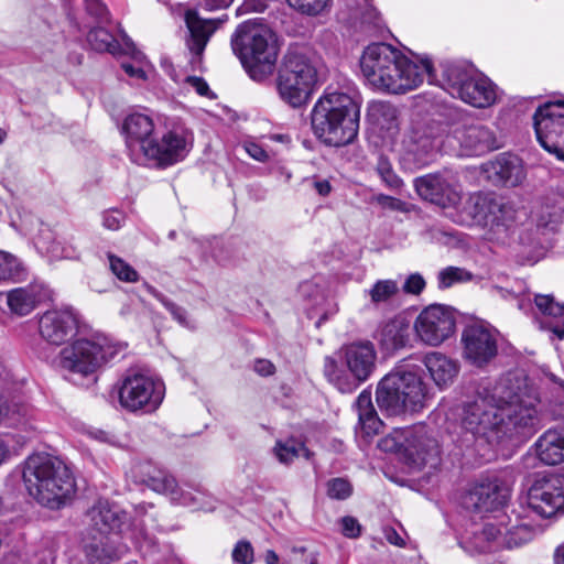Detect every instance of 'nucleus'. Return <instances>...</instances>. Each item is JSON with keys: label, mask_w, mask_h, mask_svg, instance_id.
Masks as SVG:
<instances>
[{"label": "nucleus", "mask_w": 564, "mask_h": 564, "mask_svg": "<svg viewBox=\"0 0 564 564\" xmlns=\"http://www.w3.org/2000/svg\"><path fill=\"white\" fill-rule=\"evenodd\" d=\"M36 303L37 294L32 286L18 288L7 294V304L10 311L20 316L30 314Z\"/></svg>", "instance_id": "obj_38"}, {"label": "nucleus", "mask_w": 564, "mask_h": 564, "mask_svg": "<svg viewBox=\"0 0 564 564\" xmlns=\"http://www.w3.org/2000/svg\"><path fill=\"white\" fill-rule=\"evenodd\" d=\"M235 564H251L254 560V552L251 543L246 540L238 541L231 552Z\"/></svg>", "instance_id": "obj_50"}, {"label": "nucleus", "mask_w": 564, "mask_h": 564, "mask_svg": "<svg viewBox=\"0 0 564 564\" xmlns=\"http://www.w3.org/2000/svg\"><path fill=\"white\" fill-rule=\"evenodd\" d=\"M289 6L296 11L307 14L317 15L326 10L332 0H286Z\"/></svg>", "instance_id": "obj_49"}, {"label": "nucleus", "mask_w": 564, "mask_h": 564, "mask_svg": "<svg viewBox=\"0 0 564 564\" xmlns=\"http://www.w3.org/2000/svg\"><path fill=\"white\" fill-rule=\"evenodd\" d=\"M563 199L545 200L536 210L535 226L543 235L556 231L563 220Z\"/></svg>", "instance_id": "obj_36"}, {"label": "nucleus", "mask_w": 564, "mask_h": 564, "mask_svg": "<svg viewBox=\"0 0 564 564\" xmlns=\"http://www.w3.org/2000/svg\"><path fill=\"white\" fill-rule=\"evenodd\" d=\"M536 455L545 465L564 462V433L549 430L535 443Z\"/></svg>", "instance_id": "obj_33"}, {"label": "nucleus", "mask_w": 564, "mask_h": 564, "mask_svg": "<svg viewBox=\"0 0 564 564\" xmlns=\"http://www.w3.org/2000/svg\"><path fill=\"white\" fill-rule=\"evenodd\" d=\"M185 21L189 31L187 46L192 54L191 63L194 67H198L202 63L206 44L217 30L220 20L203 19L196 12L188 11Z\"/></svg>", "instance_id": "obj_26"}, {"label": "nucleus", "mask_w": 564, "mask_h": 564, "mask_svg": "<svg viewBox=\"0 0 564 564\" xmlns=\"http://www.w3.org/2000/svg\"><path fill=\"white\" fill-rule=\"evenodd\" d=\"M147 291L152 294L155 299H158L173 315V317L180 323H185V311L178 307L176 304L169 301L163 294H161L155 288L145 284Z\"/></svg>", "instance_id": "obj_55"}, {"label": "nucleus", "mask_w": 564, "mask_h": 564, "mask_svg": "<svg viewBox=\"0 0 564 564\" xmlns=\"http://www.w3.org/2000/svg\"><path fill=\"white\" fill-rule=\"evenodd\" d=\"M376 170L382 182L389 188L398 189L402 186L403 182L393 171L392 164L388 158L380 155L378 158Z\"/></svg>", "instance_id": "obj_48"}, {"label": "nucleus", "mask_w": 564, "mask_h": 564, "mask_svg": "<svg viewBox=\"0 0 564 564\" xmlns=\"http://www.w3.org/2000/svg\"><path fill=\"white\" fill-rule=\"evenodd\" d=\"M231 47L253 80L262 82L273 73L278 44L267 24L256 20L241 23L231 37Z\"/></svg>", "instance_id": "obj_4"}, {"label": "nucleus", "mask_w": 564, "mask_h": 564, "mask_svg": "<svg viewBox=\"0 0 564 564\" xmlns=\"http://www.w3.org/2000/svg\"><path fill=\"white\" fill-rule=\"evenodd\" d=\"M442 87L477 108L491 106L497 98L496 86L488 77L458 64L443 65Z\"/></svg>", "instance_id": "obj_10"}, {"label": "nucleus", "mask_w": 564, "mask_h": 564, "mask_svg": "<svg viewBox=\"0 0 564 564\" xmlns=\"http://www.w3.org/2000/svg\"><path fill=\"white\" fill-rule=\"evenodd\" d=\"M399 292V285L394 280H378L368 291L371 303H386Z\"/></svg>", "instance_id": "obj_44"}, {"label": "nucleus", "mask_w": 564, "mask_h": 564, "mask_svg": "<svg viewBox=\"0 0 564 564\" xmlns=\"http://www.w3.org/2000/svg\"><path fill=\"white\" fill-rule=\"evenodd\" d=\"M77 324V315L72 308L53 310L40 318L39 332L46 343L58 346L75 335Z\"/></svg>", "instance_id": "obj_22"}, {"label": "nucleus", "mask_w": 564, "mask_h": 564, "mask_svg": "<svg viewBox=\"0 0 564 564\" xmlns=\"http://www.w3.org/2000/svg\"><path fill=\"white\" fill-rule=\"evenodd\" d=\"M341 532L345 536L354 539L360 534V524L352 517H344L341 519Z\"/></svg>", "instance_id": "obj_58"}, {"label": "nucleus", "mask_w": 564, "mask_h": 564, "mask_svg": "<svg viewBox=\"0 0 564 564\" xmlns=\"http://www.w3.org/2000/svg\"><path fill=\"white\" fill-rule=\"evenodd\" d=\"M400 448L406 463L413 469H436L441 463L438 441L424 425H415L405 430Z\"/></svg>", "instance_id": "obj_16"}, {"label": "nucleus", "mask_w": 564, "mask_h": 564, "mask_svg": "<svg viewBox=\"0 0 564 564\" xmlns=\"http://www.w3.org/2000/svg\"><path fill=\"white\" fill-rule=\"evenodd\" d=\"M231 2L232 0H200V6L208 11H214L227 8Z\"/></svg>", "instance_id": "obj_63"}, {"label": "nucleus", "mask_w": 564, "mask_h": 564, "mask_svg": "<svg viewBox=\"0 0 564 564\" xmlns=\"http://www.w3.org/2000/svg\"><path fill=\"white\" fill-rule=\"evenodd\" d=\"M372 202L378 204L381 208L392 212L406 214L411 210V206L408 203L384 194L376 195L372 197Z\"/></svg>", "instance_id": "obj_52"}, {"label": "nucleus", "mask_w": 564, "mask_h": 564, "mask_svg": "<svg viewBox=\"0 0 564 564\" xmlns=\"http://www.w3.org/2000/svg\"><path fill=\"white\" fill-rule=\"evenodd\" d=\"M433 80V67L429 59L414 62L399 51L390 62L378 90L390 94H405L416 89L425 79Z\"/></svg>", "instance_id": "obj_13"}, {"label": "nucleus", "mask_w": 564, "mask_h": 564, "mask_svg": "<svg viewBox=\"0 0 564 564\" xmlns=\"http://www.w3.org/2000/svg\"><path fill=\"white\" fill-rule=\"evenodd\" d=\"M395 108L386 102H375L370 106L369 116L378 124L390 129L397 118Z\"/></svg>", "instance_id": "obj_46"}, {"label": "nucleus", "mask_w": 564, "mask_h": 564, "mask_svg": "<svg viewBox=\"0 0 564 564\" xmlns=\"http://www.w3.org/2000/svg\"><path fill=\"white\" fill-rule=\"evenodd\" d=\"M425 288V280L420 273L410 274L403 284L406 294L419 295Z\"/></svg>", "instance_id": "obj_56"}, {"label": "nucleus", "mask_w": 564, "mask_h": 564, "mask_svg": "<svg viewBox=\"0 0 564 564\" xmlns=\"http://www.w3.org/2000/svg\"><path fill=\"white\" fill-rule=\"evenodd\" d=\"M153 120L147 115L132 113L124 119L122 132L128 153L134 163L148 164V155L158 153L153 150Z\"/></svg>", "instance_id": "obj_20"}, {"label": "nucleus", "mask_w": 564, "mask_h": 564, "mask_svg": "<svg viewBox=\"0 0 564 564\" xmlns=\"http://www.w3.org/2000/svg\"><path fill=\"white\" fill-rule=\"evenodd\" d=\"M109 268L111 272L121 281L133 283L139 280V273L123 259L109 253Z\"/></svg>", "instance_id": "obj_47"}, {"label": "nucleus", "mask_w": 564, "mask_h": 564, "mask_svg": "<svg viewBox=\"0 0 564 564\" xmlns=\"http://www.w3.org/2000/svg\"><path fill=\"white\" fill-rule=\"evenodd\" d=\"M452 139L457 141L462 155H480L499 148L495 133L484 124L469 123L456 127ZM451 140V137H448Z\"/></svg>", "instance_id": "obj_24"}, {"label": "nucleus", "mask_w": 564, "mask_h": 564, "mask_svg": "<svg viewBox=\"0 0 564 564\" xmlns=\"http://www.w3.org/2000/svg\"><path fill=\"white\" fill-rule=\"evenodd\" d=\"M359 120L358 104L349 95L337 91L322 96L311 112L313 133L330 147L351 143L358 134Z\"/></svg>", "instance_id": "obj_3"}, {"label": "nucleus", "mask_w": 564, "mask_h": 564, "mask_svg": "<svg viewBox=\"0 0 564 564\" xmlns=\"http://www.w3.org/2000/svg\"><path fill=\"white\" fill-rule=\"evenodd\" d=\"M253 369L260 376H271L274 373V365L267 359H258L253 365Z\"/></svg>", "instance_id": "obj_62"}, {"label": "nucleus", "mask_w": 564, "mask_h": 564, "mask_svg": "<svg viewBox=\"0 0 564 564\" xmlns=\"http://www.w3.org/2000/svg\"><path fill=\"white\" fill-rule=\"evenodd\" d=\"M143 482L149 488L160 494L171 495L174 494V489L176 488V481L174 477L160 469H153L152 471L149 470L147 478L143 479Z\"/></svg>", "instance_id": "obj_43"}, {"label": "nucleus", "mask_w": 564, "mask_h": 564, "mask_svg": "<svg viewBox=\"0 0 564 564\" xmlns=\"http://www.w3.org/2000/svg\"><path fill=\"white\" fill-rule=\"evenodd\" d=\"M490 214H488V228L494 232H506L517 219L516 208L503 202L492 197Z\"/></svg>", "instance_id": "obj_37"}, {"label": "nucleus", "mask_w": 564, "mask_h": 564, "mask_svg": "<svg viewBox=\"0 0 564 564\" xmlns=\"http://www.w3.org/2000/svg\"><path fill=\"white\" fill-rule=\"evenodd\" d=\"M87 10L90 14H94L101 21H106L108 19V10L99 0H87Z\"/></svg>", "instance_id": "obj_59"}, {"label": "nucleus", "mask_w": 564, "mask_h": 564, "mask_svg": "<svg viewBox=\"0 0 564 564\" xmlns=\"http://www.w3.org/2000/svg\"><path fill=\"white\" fill-rule=\"evenodd\" d=\"M489 171L499 182L508 186H517L525 178L521 159L509 153L498 155L490 163Z\"/></svg>", "instance_id": "obj_32"}, {"label": "nucleus", "mask_w": 564, "mask_h": 564, "mask_svg": "<svg viewBox=\"0 0 564 564\" xmlns=\"http://www.w3.org/2000/svg\"><path fill=\"white\" fill-rule=\"evenodd\" d=\"M122 68L123 70L130 76V77H134V78H139V79H144L145 78V73L144 70L139 67V66H134L130 63H122Z\"/></svg>", "instance_id": "obj_64"}, {"label": "nucleus", "mask_w": 564, "mask_h": 564, "mask_svg": "<svg viewBox=\"0 0 564 564\" xmlns=\"http://www.w3.org/2000/svg\"><path fill=\"white\" fill-rule=\"evenodd\" d=\"M510 498L507 487L497 481H488L475 485L463 497L465 509L475 512H491L505 506Z\"/></svg>", "instance_id": "obj_23"}, {"label": "nucleus", "mask_w": 564, "mask_h": 564, "mask_svg": "<svg viewBox=\"0 0 564 564\" xmlns=\"http://www.w3.org/2000/svg\"><path fill=\"white\" fill-rule=\"evenodd\" d=\"M473 279V274L458 267H447L438 272V288L447 289L456 283L468 282Z\"/></svg>", "instance_id": "obj_45"}, {"label": "nucleus", "mask_w": 564, "mask_h": 564, "mask_svg": "<svg viewBox=\"0 0 564 564\" xmlns=\"http://www.w3.org/2000/svg\"><path fill=\"white\" fill-rule=\"evenodd\" d=\"M355 404L358 413L360 432L367 437L378 434L382 426V422L372 404L371 392L369 390L361 391Z\"/></svg>", "instance_id": "obj_34"}, {"label": "nucleus", "mask_w": 564, "mask_h": 564, "mask_svg": "<svg viewBox=\"0 0 564 564\" xmlns=\"http://www.w3.org/2000/svg\"><path fill=\"white\" fill-rule=\"evenodd\" d=\"M491 398L499 408L500 438L529 437L539 429V399L523 379L508 373L492 386Z\"/></svg>", "instance_id": "obj_1"}, {"label": "nucleus", "mask_w": 564, "mask_h": 564, "mask_svg": "<svg viewBox=\"0 0 564 564\" xmlns=\"http://www.w3.org/2000/svg\"><path fill=\"white\" fill-rule=\"evenodd\" d=\"M123 215L119 210L106 212L102 216V224L110 230H118L123 223Z\"/></svg>", "instance_id": "obj_57"}, {"label": "nucleus", "mask_w": 564, "mask_h": 564, "mask_svg": "<svg viewBox=\"0 0 564 564\" xmlns=\"http://www.w3.org/2000/svg\"><path fill=\"white\" fill-rule=\"evenodd\" d=\"M456 318L452 308L441 304L425 307L415 318L413 329L426 346L437 347L455 332Z\"/></svg>", "instance_id": "obj_17"}, {"label": "nucleus", "mask_w": 564, "mask_h": 564, "mask_svg": "<svg viewBox=\"0 0 564 564\" xmlns=\"http://www.w3.org/2000/svg\"><path fill=\"white\" fill-rule=\"evenodd\" d=\"M460 343L465 360L477 367L489 364L498 354V333L482 322L466 325Z\"/></svg>", "instance_id": "obj_18"}, {"label": "nucleus", "mask_w": 564, "mask_h": 564, "mask_svg": "<svg viewBox=\"0 0 564 564\" xmlns=\"http://www.w3.org/2000/svg\"><path fill=\"white\" fill-rule=\"evenodd\" d=\"M20 262L11 253L0 251V280L12 279L19 272Z\"/></svg>", "instance_id": "obj_53"}, {"label": "nucleus", "mask_w": 564, "mask_h": 564, "mask_svg": "<svg viewBox=\"0 0 564 564\" xmlns=\"http://www.w3.org/2000/svg\"><path fill=\"white\" fill-rule=\"evenodd\" d=\"M410 334V321L403 315H397L382 326L379 341L387 351H395L409 344Z\"/></svg>", "instance_id": "obj_30"}, {"label": "nucleus", "mask_w": 564, "mask_h": 564, "mask_svg": "<svg viewBox=\"0 0 564 564\" xmlns=\"http://www.w3.org/2000/svg\"><path fill=\"white\" fill-rule=\"evenodd\" d=\"M124 513L106 500H98L86 513V522L100 534V540L86 546L90 560H113L127 552V546L111 549L108 544L116 543L118 533L123 525Z\"/></svg>", "instance_id": "obj_9"}, {"label": "nucleus", "mask_w": 564, "mask_h": 564, "mask_svg": "<svg viewBox=\"0 0 564 564\" xmlns=\"http://www.w3.org/2000/svg\"><path fill=\"white\" fill-rule=\"evenodd\" d=\"M491 395L492 387L464 406L462 427L474 436L500 440L499 408Z\"/></svg>", "instance_id": "obj_14"}, {"label": "nucleus", "mask_w": 564, "mask_h": 564, "mask_svg": "<svg viewBox=\"0 0 564 564\" xmlns=\"http://www.w3.org/2000/svg\"><path fill=\"white\" fill-rule=\"evenodd\" d=\"M528 507L542 518L564 512V475L538 478L529 489Z\"/></svg>", "instance_id": "obj_19"}, {"label": "nucleus", "mask_w": 564, "mask_h": 564, "mask_svg": "<svg viewBox=\"0 0 564 564\" xmlns=\"http://www.w3.org/2000/svg\"><path fill=\"white\" fill-rule=\"evenodd\" d=\"M352 492V487L344 478H334L327 482V495L332 499L344 500Z\"/></svg>", "instance_id": "obj_51"}, {"label": "nucleus", "mask_w": 564, "mask_h": 564, "mask_svg": "<svg viewBox=\"0 0 564 564\" xmlns=\"http://www.w3.org/2000/svg\"><path fill=\"white\" fill-rule=\"evenodd\" d=\"M170 496L172 500L193 509L210 511L215 508L213 498L200 489L178 490L176 487Z\"/></svg>", "instance_id": "obj_39"}, {"label": "nucleus", "mask_w": 564, "mask_h": 564, "mask_svg": "<svg viewBox=\"0 0 564 564\" xmlns=\"http://www.w3.org/2000/svg\"><path fill=\"white\" fill-rule=\"evenodd\" d=\"M423 364L431 379L440 389L449 387L459 371L458 362L440 351L427 352L423 357Z\"/></svg>", "instance_id": "obj_28"}, {"label": "nucleus", "mask_w": 564, "mask_h": 564, "mask_svg": "<svg viewBox=\"0 0 564 564\" xmlns=\"http://www.w3.org/2000/svg\"><path fill=\"white\" fill-rule=\"evenodd\" d=\"M377 351L372 343L359 341L341 347L324 360V375L341 393H351L376 370Z\"/></svg>", "instance_id": "obj_5"}, {"label": "nucleus", "mask_w": 564, "mask_h": 564, "mask_svg": "<svg viewBox=\"0 0 564 564\" xmlns=\"http://www.w3.org/2000/svg\"><path fill=\"white\" fill-rule=\"evenodd\" d=\"M534 530L529 523L499 512L488 517L480 529L473 532L467 544L470 551L477 553L496 552L501 549L519 547L533 539Z\"/></svg>", "instance_id": "obj_8"}, {"label": "nucleus", "mask_w": 564, "mask_h": 564, "mask_svg": "<svg viewBox=\"0 0 564 564\" xmlns=\"http://www.w3.org/2000/svg\"><path fill=\"white\" fill-rule=\"evenodd\" d=\"M403 145L409 155H412L420 165L429 164L435 156L440 142L425 131L413 130L403 140Z\"/></svg>", "instance_id": "obj_31"}, {"label": "nucleus", "mask_w": 564, "mask_h": 564, "mask_svg": "<svg viewBox=\"0 0 564 564\" xmlns=\"http://www.w3.org/2000/svg\"><path fill=\"white\" fill-rule=\"evenodd\" d=\"M417 195L443 208L455 206L460 200L457 178L449 173H434L416 177L413 182Z\"/></svg>", "instance_id": "obj_21"}, {"label": "nucleus", "mask_w": 564, "mask_h": 564, "mask_svg": "<svg viewBox=\"0 0 564 564\" xmlns=\"http://www.w3.org/2000/svg\"><path fill=\"white\" fill-rule=\"evenodd\" d=\"M322 68V61L315 53L305 48L290 50L276 78L281 99L293 108L304 105L318 82Z\"/></svg>", "instance_id": "obj_6"}, {"label": "nucleus", "mask_w": 564, "mask_h": 564, "mask_svg": "<svg viewBox=\"0 0 564 564\" xmlns=\"http://www.w3.org/2000/svg\"><path fill=\"white\" fill-rule=\"evenodd\" d=\"M163 398L162 383L140 371H128L119 387V403L129 412H153Z\"/></svg>", "instance_id": "obj_12"}, {"label": "nucleus", "mask_w": 564, "mask_h": 564, "mask_svg": "<svg viewBox=\"0 0 564 564\" xmlns=\"http://www.w3.org/2000/svg\"><path fill=\"white\" fill-rule=\"evenodd\" d=\"M536 139L541 147L564 161V101H547L533 116Z\"/></svg>", "instance_id": "obj_15"}, {"label": "nucleus", "mask_w": 564, "mask_h": 564, "mask_svg": "<svg viewBox=\"0 0 564 564\" xmlns=\"http://www.w3.org/2000/svg\"><path fill=\"white\" fill-rule=\"evenodd\" d=\"M350 8L352 17L362 23H371L377 18V12L368 0H361L356 7L350 4Z\"/></svg>", "instance_id": "obj_54"}, {"label": "nucleus", "mask_w": 564, "mask_h": 564, "mask_svg": "<svg viewBox=\"0 0 564 564\" xmlns=\"http://www.w3.org/2000/svg\"><path fill=\"white\" fill-rule=\"evenodd\" d=\"M28 409L19 403H8L0 398V425L18 427L26 423Z\"/></svg>", "instance_id": "obj_40"}, {"label": "nucleus", "mask_w": 564, "mask_h": 564, "mask_svg": "<svg viewBox=\"0 0 564 564\" xmlns=\"http://www.w3.org/2000/svg\"><path fill=\"white\" fill-rule=\"evenodd\" d=\"M186 82L191 87H193L196 90V93L198 95H200V96L209 95V93H210L209 87L203 78L196 77V76H189V77H187Z\"/></svg>", "instance_id": "obj_61"}, {"label": "nucleus", "mask_w": 564, "mask_h": 564, "mask_svg": "<svg viewBox=\"0 0 564 564\" xmlns=\"http://www.w3.org/2000/svg\"><path fill=\"white\" fill-rule=\"evenodd\" d=\"M113 354L112 346L105 337L83 338L64 347L57 362L63 370L86 377L107 362Z\"/></svg>", "instance_id": "obj_11"}, {"label": "nucleus", "mask_w": 564, "mask_h": 564, "mask_svg": "<svg viewBox=\"0 0 564 564\" xmlns=\"http://www.w3.org/2000/svg\"><path fill=\"white\" fill-rule=\"evenodd\" d=\"M398 56L399 50L390 44L373 43L368 45L360 57L361 73L368 84L378 89L384 78L387 67Z\"/></svg>", "instance_id": "obj_25"}, {"label": "nucleus", "mask_w": 564, "mask_h": 564, "mask_svg": "<svg viewBox=\"0 0 564 564\" xmlns=\"http://www.w3.org/2000/svg\"><path fill=\"white\" fill-rule=\"evenodd\" d=\"M23 481L29 495L50 509L64 507L76 490L75 479L67 465L47 453L28 457L23 467Z\"/></svg>", "instance_id": "obj_2"}, {"label": "nucleus", "mask_w": 564, "mask_h": 564, "mask_svg": "<svg viewBox=\"0 0 564 564\" xmlns=\"http://www.w3.org/2000/svg\"><path fill=\"white\" fill-rule=\"evenodd\" d=\"M534 302L546 318L544 325L560 339L564 338V305L555 302L552 295H536Z\"/></svg>", "instance_id": "obj_35"}, {"label": "nucleus", "mask_w": 564, "mask_h": 564, "mask_svg": "<svg viewBox=\"0 0 564 564\" xmlns=\"http://www.w3.org/2000/svg\"><path fill=\"white\" fill-rule=\"evenodd\" d=\"M425 387L419 375L397 368L387 373L377 386L376 402L382 413L397 416L424 406Z\"/></svg>", "instance_id": "obj_7"}, {"label": "nucleus", "mask_w": 564, "mask_h": 564, "mask_svg": "<svg viewBox=\"0 0 564 564\" xmlns=\"http://www.w3.org/2000/svg\"><path fill=\"white\" fill-rule=\"evenodd\" d=\"M492 196L481 193L470 195L458 214L457 223L465 226H488Z\"/></svg>", "instance_id": "obj_29"}, {"label": "nucleus", "mask_w": 564, "mask_h": 564, "mask_svg": "<svg viewBox=\"0 0 564 564\" xmlns=\"http://www.w3.org/2000/svg\"><path fill=\"white\" fill-rule=\"evenodd\" d=\"M87 41L95 51L111 54H117L118 52V42L115 40L113 35L104 28L90 30L87 35Z\"/></svg>", "instance_id": "obj_42"}, {"label": "nucleus", "mask_w": 564, "mask_h": 564, "mask_svg": "<svg viewBox=\"0 0 564 564\" xmlns=\"http://www.w3.org/2000/svg\"><path fill=\"white\" fill-rule=\"evenodd\" d=\"M153 150L158 153L148 155V163L171 165L185 158L188 152V140L184 132L170 131L162 137L161 142L154 141Z\"/></svg>", "instance_id": "obj_27"}, {"label": "nucleus", "mask_w": 564, "mask_h": 564, "mask_svg": "<svg viewBox=\"0 0 564 564\" xmlns=\"http://www.w3.org/2000/svg\"><path fill=\"white\" fill-rule=\"evenodd\" d=\"M273 451L276 458L282 464H290L294 458L300 456L310 458L311 454L302 442L293 438L285 442L278 441Z\"/></svg>", "instance_id": "obj_41"}, {"label": "nucleus", "mask_w": 564, "mask_h": 564, "mask_svg": "<svg viewBox=\"0 0 564 564\" xmlns=\"http://www.w3.org/2000/svg\"><path fill=\"white\" fill-rule=\"evenodd\" d=\"M243 149L252 159L259 162H265L268 160V153L254 142H246Z\"/></svg>", "instance_id": "obj_60"}]
</instances>
